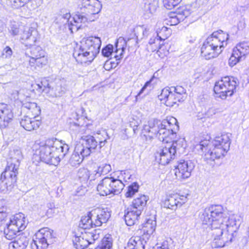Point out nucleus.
<instances>
[{"label": "nucleus", "instance_id": "f257e3e1", "mask_svg": "<svg viewBox=\"0 0 249 249\" xmlns=\"http://www.w3.org/2000/svg\"><path fill=\"white\" fill-rule=\"evenodd\" d=\"M178 121L174 117L162 121L152 119L148 122V124L143 126L141 137L146 141L151 140L154 136L163 142H169L173 140L172 144L160 147L155 153L156 160L161 165H165L175 158L177 150L183 146L184 139L175 141L176 131L178 129Z\"/></svg>", "mask_w": 249, "mask_h": 249}, {"label": "nucleus", "instance_id": "f03ea898", "mask_svg": "<svg viewBox=\"0 0 249 249\" xmlns=\"http://www.w3.org/2000/svg\"><path fill=\"white\" fill-rule=\"evenodd\" d=\"M200 218L203 225L210 226L213 231L212 246L214 248H222L231 243L233 232L241 223L239 215H229L221 205H212L206 208L200 214Z\"/></svg>", "mask_w": 249, "mask_h": 249}, {"label": "nucleus", "instance_id": "7ed1b4c3", "mask_svg": "<svg viewBox=\"0 0 249 249\" xmlns=\"http://www.w3.org/2000/svg\"><path fill=\"white\" fill-rule=\"evenodd\" d=\"M34 148L35 154L39 156L40 160L56 166L67 154L69 146L56 138H51L44 142H36Z\"/></svg>", "mask_w": 249, "mask_h": 249}, {"label": "nucleus", "instance_id": "20e7f679", "mask_svg": "<svg viewBox=\"0 0 249 249\" xmlns=\"http://www.w3.org/2000/svg\"><path fill=\"white\" fill-rule=\"evenodd\" d=\"M231 134H222L217 136L212 141L203 140L196 145L198 151L204 153L203 159L210 164L215 159H220L225 156L230 149Z\"/></svg>", "mask_w": 249, "mask_h": 249}, {"label": "nucleus", "instance_id": "39448f33", "mask_svg": "<svg viewBox=\"0 0 249 249\" xmlns=\"http://www.w3.org/2000/svg\"><path fill=\"white\" fill-rule=\"evenodd\" d=\"M101 45L99 37H84L75 47L73 56L78 63L89 64L99 53Z\"/></svg>", "mask_w": 249, "mask_h": 249}, {"label": "nucleus", "instance_id": "423d86ee", "mask_svg": "<svg viewBox=\"0 0 249 249\" xmlns=\"http://www.w3.org/2000/svg\"><path fill=\"white\" fill-rule=\"evenodd\" d=\"M228 38L229 35L221 30L213 32L203 43L201 48L202 56L207 60L218 56L227 45Z\"/></svg>", "mask_w": 249, "mask_h": 249}, {"label": "nucleus", "instance_id": "0eeeda50", "mask_svg": "<svg viewBox=\"0 0 249 249\" xmlns=\"http://www.w3.org/2000/svg\"><path fill=\"white\" fill-rule=\"evenodd\" d=\"M102 8V4L98 0H79L78 2V14L72 18L74 23H85L94 21L95 16Z\"/></svg>", "mask_w": 249, "mask_h": 249}, {"label": "nucleus", "instance_id": "6e6552de", "mask_svg": "<svg viewBox=\"0 0 249 249\" xmlns=\"http://www.w3.org/2000/svg\"><path fill=\"white\" fill-rule=\"evenodd\" d=\"M124 186L121 179L106 177L98 183L97 190L100 196H114L120 193Z\"/></svg>", "mask_w": 249, "mask_h": 249}, {"label": "nucleus", "instance_id": "1a4fd4ad", "mask_svg": "<svg viewBox=\"0 0 249 249\" xmlns=\"http://www.w3.org/2000/svg\"><path fill=\"white\" fill-rule=\"evenodd\" d=\"M159 99L166 106L173 107L178 102L184 101L185 97V90L181 86L165 88L161 90Z\"/></svg>", "mask_w": 249, "mask_h": 249}, {"label": "nucleus", "instance_id": "9d476101", "mask_svg": "<svg viewBox=\"0 0 249 249\" xmlns=\"http://www.w3.org/2000/svg\"><path fill=\"white\" fill-rule=\"evenodd\" d=\"M237 85L236 78L226 76L215 83L213 91L217 97L225 99L228 96L233 95Z\"/></svg>", "mask_w": 249, "mask_h": 249}, {"label": "nucleus", "instance_id": "9b49d317", "mask_svg": "<svg viewBox=\"0 0 249 249\" xmlns=\"http://www.w3.org/2000/svg\"><path fill=\"white\" fill-rule=\"evenodd\" d=\"M27 224L24 214L18 213L13 215L6 224V227L4 230L6 238L12 240L15 238L17 233L25 229Z\"/></svg>", "mask_w": 249, "mask_h": 249}, {"label": "nucleus", "instance_id": "f8f14e48", "mask_svg": "<svg viewBox=\"0 0 249 249\" xmlns=\"http://www.w3.org/2000/svg\"><path fill=\"white\" fill-rule=\"evenodd\" d=\"M53 231L48 228L40 229L36 234L31 243L32 249H46L55 241Z\"/></svg>", "mask_w": 249, "mask_h": 249}, {"label": "nucleus", "instance_id": "ddd939ff", "mask_svg": "<svg viewBox=\"0 0 249 249\" xmlns=\"http://www.w3.org/2000/svg\"><path fill=\"white\" fill-rule=\"evenodd\" d=\"M25 54L30 58L29 62L31 66L36 64L37 66L42 67L48 63L46 53L39 46H33L27 49Z\"/></svg>", "mask_w": 249, "mask_h": 249}, {"label": "nucleus", "instance_id": "4468645a", "mask_svg": "<svg viewBox=\"0 0 249 249\" xmlns=\"http://www.w3.org/2000/svg\"><path fill=\"white\" fill-rule=\"evenodd\" d=\"M9 156L10 158L8 160L4 175L6 174L8 176H12L10 174L12 172L17 175L20 161L22 159L21 151L18 149H14L10 151Z\"/></svg>", "mask_w": 249, "mask_h": 249}, {"label": "nucleus", "instance_id": "2eb2a0df", "mask_svg": "<svg viewBox=\"0 0 249 249\" xmlns=\"http://www.w3.org/2000/svg\"><path fill=\"white\" fill-rule=\"evenodd\" d=\"M195 164L192 160H180L176 167L175 175L178 179H184L191 176L195 167Z\"/></svg>", "mask_w": 249, "mask_h": 249}, {"label": "nucleus", "instance_id": "dca6fc26", "mask_svg": "<svg viewBox=\"0 0 249 249\" xmlns=\"http://www.w3.org/2000/svg\"><path fill=\"white\" fill-rule=\"evenodd\" d=\"M187 201V197L186 196L178 194H170L166 195L162 200V205L164 208L175 210L178 207H181Z\"/></svg>", "mask_w": 249, "mask_h": 249}, {"label": "nucleus", "instance_id": "f3484780", "mask_svg": "<svg viewBox=\"0 0 249 249\" xmlns=\"http://www.w3.org/2000/svg\"><path fill=\"white\" fill-rule=\"evenodd\" d=\"M69 82L64 78L56 79L53 82L47 84L49 92L52 96L60 97L62 96L68 89Z\"/></svg>", "mask_w": 249, "mask_h": 249}, {"label": "nucleus", "instance_id": "a211bd4d", "mask_svg": "<svg viewBox=\"0 0 249 249\" xmlns=\"http://www.w3.org/2000/svg\"><path fill=\"white\" fill-rule=\"evenodd\" d=\"M14 114L10 107L4 104H0V128H8L11 124Z\"/></svg>", "mask_w": 249, "mask_h": 249}, {"label": "nucleus", "instance_id": "6ab92c4d", "mask_svg": "<svg viewBox=\"0 0 249 249\" xmlns=\"http://www.w3.org/2000/svg\"><path fill=\"white\" fill-rule=\"evenodd\" d=\"M90 214L93 216L95 226L97 227L101 226L103 223H106L111 215L110 211L107 208L94 209L90 212Z\"/></svg>", "mask_w": 249, "mask_h": 249}, {"label": "nucleus", "instance_id": "aec40b11", "mask_svg": "<svg viewBox=\"0 0 249 249\" xmlns=\"http://www.w3.org/2000/svg\"><path fill=\"white\" fill-rule=\"evenodd\" d=\"M38 34L35 28L25 26L22 29L20 39L26 46L33 45L38 39Z\"/></svg>", "mask_w": 249, "mask_h": 249}, {"label": "nucleus", "instance_id": "412c9836", "mask_svg": "<svg viewBox=\"0 0 249 249\" xmlns=\"http://www.w3.org/2000/svg\"><path fill=\"white\" fill-rule=\"evenodd\" d=\"M89 151H84L83 146L76 144L74 150L69 160V163L73 167L79 165L84 160V157L89 155Z\"/></svg>", "mask_w": 249, "mask_h": 249}, {"label": "nucleus", "instance_id": "4be33fe9", "mask_svg": "<svg viewBox=\"0 0 249 249\" xmlns=\"http://www.w3.org/2000/svg\"><path fill=\"white\" fill-rule=\"evenodd\" d=\"M168 31V29L166 27L162 26L161 29L160 28H157L156 32L152 34V36L150 37L148 44L149 45L152 46L153 51L160 49V41L162 40H164V38L163 37H167L163 35V34Z\"/></svg>", "mask_w": 249, "mask_h": 249}, {"label": "nucleus", "instance_id": "5701e85b", "mask_svg": "<svg viewBox=\"0 0 249 249\" xmlns=\"http://www.w3.org/2000/svg\"><path fill=\"white\" fill-rule=\"evenodd\" d=\"M70 18L71 15L70 13H66L63 15H58L55 18L54 22L58 25L60 28L63 26L65 29L68 28L71 33H72L73 30L77 31L80 28V25H74L72 23L71 21L69 23Z\"/></svg>", "mask_w": 249, "mask_h": 249}, {"label": "nucleus", "instance_id": "b1692460", "mask_svg": "<svg viewBox=\"0 0 249 249\" xmlns=\"http://www.w3.org/2000/svg\"><path fill=\"white\" fill-rule=\"evenodd\" d=\"M36 117H29V115H25L21 118L20 124V125L27 131H32L36 130L41 124V122L36 119Z\"/></svg>", "mask_w": 249, "mask_h": 249}, {"label": "nucleus", "instance_id": "393cba45", "mask_svg": "<svg viewBox=\"0 0 249 249\" xmlns=\"http://www.w3.org/2000/svg\"><path fill=\"white\" fill-rule=\"evenodd\" d=\"M4 171L2 173L0 181V191L4 192L12 188V186L16 182L17 175L15 173L12 172L10 175L12 176L4 175Z\"/></svg>", "mask_w": 249, "mask_h": 249}, {"label": "nucleus", "instance_id": "a878e982", "mask_svg": "<svg viewBox=\"0 0 249 249\" xmlns=\"http://www.w3.org/2000/svg\"><path fill=\"white\" fill-rule=\"evenodd\" d=\"M156 227V221L155 217L153 219H147L143 224L142 231H143V239L149 240L155 230Z\"/></svg>", "mask_w": 249, "mask_h": 249}, {"label": "nucleus", "instance_id": "bb28decb", "mask_svg": "<svg viewBox=\"0 0 249 249\" xmlns=\"http://www.w3.org/2000/svg\"><path fill=\"white\" fill-rule=\"evenodd\" d=\"M29 239L24 233L19 234L9 244V249H25L29 244Z\"/></svg>", "mask_w": 249, "mask_h": 249}, {"label": "nucleus", "instance_id": "cd10ccee", "mask_svg": "<svg viewBox=\"0 0 249 249\" xmlns=\"http://www.w3.org/2000/svg\"><path fill=\"white\" fill-rule=\"evenodd\" d=\"M77 144L83 146L84 151H89V155L92 150H94L98 145V141L92 136L87 135L82 137L81 142Z\"/></svg>", "mask_w": 249, "mask_h": 249}, {"label": "nucleus", "instance_id": "c85d7f7f", "mask_svg": "<svg viewBox=\"0 0 249 249\" xmlns=\"http://www.w3.org/2000/svg\"><path fill=\"white\" fill-rule=\"evenodd\" d=\"M148 200V197L147 196L144 195H139L133 200L130 208L138 211V213H142Z\"/></svg>", "mask_w": 249, "mask_h": 249}, {"label": "nucleus", "instance_id": "c756f323", "mask_svg": "<svg viewBox=\"0 0 249 249\" xmlns=\"http://www.w3.org/2000/svg\"><path fill=\"white\" fill-rule=\"evenodd\" d=\"M141 213H138V211L131 208H128L124 213V220L126 224L129 226L134 225L138 220Z\"/></svg>", "mask_w": 249, "mask_h": 249}, {"label": "nucleus", "instance_id": "7c9ffc66", "mask_svg": "<svg viewBox=\"0 0 249 249\" xmlns=\"http://www.w3.org/2000/svg\"><path fill=\"white\" fill-rule=\"evenodd\" d=\"M28 98L29 97L26 96V101L22 104V107L28 110L27 113L29 115L31 114L33 116H38L41 111L40 107L36 103L28 101Z\"/></svg>", "mask_w": 249, "mask_h": 249}, {"label": "nucleus", "instance_id": "2f4dec72", "mask_svg": "<svg viewBox=\"0 0 249 249\" xmlns=\"http://www.w3.org/2000/svg\"><path fill=\"white\" fill-rule=\"evenodd\" d=\"M79 227L84 229L96 227L93 216L90 215V212L88 213L87 215L82 217L79 223Z\"/></svg>", "mask_w": 249, "mask_h": 249}, {"label": "nucleus", "instance_id": "473e14b6", "mask_svg": "<svg viewBox=\"0 0 249 249\" xmlns=\"http://www.w3.org/2000/svg\"><path fill=\"white\" fill-rule=\"evenodd\" d=\"M131 39L129 38H124L120 37L118 39L117 42L116 43V53H118V51L121 50V52L120 53V55H115L114 57L116 60H119L122 58L123 53L125 49V46L126 45L127 42L129 41Z\"/></svg>", "mask_w": 249, "mask_h": 249}, {"label": "nucleus", "instance_id": "72a5a7b5", "mask_svg": "<svg viewBox=\"0 0 249 249\" xmlns=\"http://www.w3.org/2000/svg\"><path fill=\"white\" fill-rule=\"evenodd\" d=\"M233 50L236 55L238 54L242 58L249 53V43L245 42L239 43Z\"/></svg>", "mask_w": 249, "mask_h": 249}, {"label": "nucleus", "instance_id": "f704fd0d", "mask_svg": "<svg viewBox=\"0 0 249 249\" xmlns=\"http://www.w3.org/2000/svg\"><path fill=\"white\" fill-rule=\"evenodd\" d=\"M152 30L153 29L151 27H145L144 26H142L135 28L134 32H135V35L138 39L139 36V32L142 33V36L141 37L142 39L144 37H148V36L150 37L153 33H155V32L152 31Z\"/></svg>", "mask_w": 249, "mask_h": 249}, {"label": "nucleus", "instance_id": "c9c22d12", "mask_svg": "<svg viewBox=\"0 0 249 249\" xmlns=\"http://www.w3.org/2000/svg\"><path fill=\"white\" fill-rule=\"evenodd\" d=\"M144 10L149 13L155 12L158 7L159 0H144Z\"/></svg>", "mask_w": 249, "mask_h": 249}, {"label": "nucleus", "instance_id": "e433bc0d", "mask_svg": "<svg viewBox=\"0 0 249 249\" xmlns=\"http://www.w3.org/2000/svg\"><path fill=\"white\" fill-rule=\"evenodd\" d=\"M134 239H136V244L135 246L136 249H150L151 246L150 241L149 240L143 239V236L141 237L139 236L134 237Z\"/></svg>", "mask_w": 249, "mask_h": 249}, {"label": "nucleus", "instance_id": "4c0bfd02", "mask_svg": "<svg viewBox=\"0 0 249 249\" xmlns=\"http://www.w3.org/2000/svg\"><path fill=\"white\" fill-rule=\"evenodd\" d=\"M112 246V239L110 235L104 237L100 245L95 249H111Z\"/></svg>", "mask_w": 249, "mask_h": 249}, {"label": "nucleus", "instance_id": "58836bf2", "mask_svg": "<svg viewBox=\"0 0 249 249\" xmlns=\"http://www.w3.org/2000/svg\"><path fill=\"white\" fill-rule=\"evenodd\" d=\"M82 234L89 245L93 244L100 237L99 234L96 231H93L89 232H86L85 233Z\"/></svg>", "mask_w": 249, "mask_h": 249}, {"label": "nucleus", "instance_id": "ea45409f", "mask_svg": "<svg viewBox=\"0 0 249 249\" xmlns=\"http://www.w3.org/2000/svg\"><path fill=\"white\" fill-rule=\"evenodd\" d=\"M111 170V166L108 164H103L100 165L97 169L94 172H96L95 176L98 178L101 175H105L108 174Z\"/></svg>", "mask_w": 249, "mask_h": 249}, {"label": "nucleus", "instance_id": "a19ab883", "mask_svg": "<svg viewBox=\"0 0 249 249\" xmlns=\"http://www.w3.org/2000/svg\"><path fill=\"white\" fill-rule=\"evenodd\" d=\"M176 14L178 17L181 18L183 20L184 18L188 17L191 14L190 9L186 6H183L179 7L176 12Z\"/></svg>", "mask_w": 249, "mask_h": 249}, {"label": "nucleus", "instance_id": "79ce46f5", "mask_svg": "<svg viewBox=\"0 0 249 249\" xmlns=\"http://www.w3.org/2000/svg\"><path fill=\"white\" fill-rule=\"evenodd\" d=\"M139 186L137 182H134L128 186L125 196L126 197H131L138 191Z\"/></svg>", "mask_w": 249, "mask_h": 249}, {"label": "nucleus", "instance_id": "37998d69", "mask_svg": "<svg viewBox=\"0 0 249 249\" xmlns=\"http://www.w3.org/2000/svg\"><path fill=\"white\" fill-rule=\"evenodd\" d=\"M182 0H163L164 6L167 9L171 10L177 6Z\"/></svg>", "mask_w": 249, "mask_h": 249}, {"label": "nucleus", "instance_id": "c03bdc74", "mask_svg": "<svg viewBox=\"0 0 249 249\" xmlns=\"http://www.w3.org/2000/svg\"><path fill=\"white\" fill-rule=\"evenodd\" d=\"M172 241L171 239L163 241L161 244H157L153 249H172Z\"/></svg>", "mask_w": 249, "mask_h": 249}, {"label": "nucleus", "instance_id": "a18cd8bd", "mask_svg": "<svg viewBox=\"0 0 249 249\" xmlns=\"http://www.w3.org/2000/svg\"><path fill=\"white\" fill-rule=\"evenodd\" d=\"M182 20L181 18L178 17L176 13H173L168 19V24L171 26L176 25Z\"/></svg>", "mask_w": 249, "mask_h": 249}, {"label": "nucleus", "instance_id": "49530a36", "mask_svg": "<svg viewBox=\"0 0 249 249\" xmlns=\"http://www.w3.org/2000/svg\"><path fill=\"white\" fill-rule=\"evenodd\" d=\"M113 52V46L111 44H108L102 50V55L107 57L110 56Z\"/></svg>", "mask_w": 249, "mask_h": 249}, {"label": "nucleus", "instance_id": "de8ad7c7", "mask_svg": "<svg viewBox=\"0 0 249 249\" xmlns=\"http://www.w3.org/2000/svg\"><path fill=\"white\" fill-rule=\"evenodd\" d=\"M242 57L238 55L235 54V52L232 51V54L230 57L229 61V64L231 66H233L236 64L241 59Z\"/></svg>", "mask_w": 249, "mask_h": 249}, {"label": "nucleus", "instance_id": "09e8293b", "mask_svg": "<svg viewBox=\"0 0 249 249\" xmlns=\"http://www.w3.org/2000/svg\"><path fill=\"white\" fill-rule=\"evenodd\" d=\"M109 139L107 133L105 130H102L100 131L99 133H97V135L96 136L95 139L98 142L100 141H107V140Z\"/></svg>", "mask_w": 249, "mask_h": 249}, {"label": "nucleus", "instance_id": "8fccbe9b", "mask_svg": "<svg viewBox=\"0 0 249 249\" xmlns=\"http://www.w3.org/2000/svg\"><path fill=\"white\" fill-rule=\"evenodd\" d=\"M76 239H77V240H76V241L77 242V245H79L81 248V249L86 248L89 245L87 241L85 239L83 234L82 236L77 237L76 238Z\"/></svg>", "mask_w": 249, "mask_h": 249}, {"label": "nucleus", "instance_id": "3c124183", "mask_svg": "<svg viewBox=\"0 0 249 249\" xmlns=\"http://www.w3.org/2000/svg\"><path fill=\"white\" fill-rule=\"evenodd\" d=\"M78 175L80 178H83L84 179H88L90 177L89 175V170L85 168L79 169Z\"/></svg>", "mask_w": 249, "mask_h": 249}, {"label": "nucleus", "instance_id": "603ef678", "mask_svg": "<svg viewBox=\"0 0 249 249\" xmlns=\"http://www.w3.org/2000/svg\"><path fill=\"white\" fill-rule=\"evenodd\" d=\"M71 127L72 130L75 131L76 133L82 134L84 132L86 126L85 125H79L75 123L71 124Z\"/></svg>", "mask_w": 249, "mask_h": 249}, {"label": "nucleus", "instance_id": "864d4df0", "mask_svg": "<svg viewBox=\"0 0 249 249\" xmlns=\"http://www.w3.org/2000/svg\"><path fill=\"white\" fill-rule=\"evenodd\" d=\"M13 54V51L11 48L9 46H6L2 51L1 57L3 58H9Z\"/></svg>", "mask_w": 249, "mask_h": 249}, {"label": "nucleus", "instance_id": "5fc2aeb1", "mask_svg": "<svg viewBox=\"0 0 249 249\" xmlns=\"http://www.w3.org/2000/svg\"><path fill=\"white\" fill-rule=\"evenodd\" d=\"M152 79H151L150 80L147 81L145 83L144 86L142 87V88L141 89V90L138 92V93L136 95V96H135L136 101H137L138 100L139 97L143 92V91L146 89V88L150 85V84L151 83V81H152Z\"/></svg>", "mask_w": 249, "mask_h": 249}, {"label": "nucleus", "instance_id": "6e6d98bb", "mask_svg": "<svg viewBox=\"0 0 249 249\" xmlns=\"http://www.w3.org/2000/svg\"><path fill=\"white\" fill-rule=\"evenodd\" d=\"M136 244V239H134V237H131L127 244V248L128 249H136V247L134 245Z\"/></svg>", "mask_w": 249, "mask_h": 249}, {"label": "nucleus", "instance_id": "4d7b16f0", "mask_svg": "<svg viewBox=\"0 0 249 249\" xmlns=\"http://www.w3.org/2000/svg\"><path fill=\"white\" fill-rule=\"evenodd\" d=\"M49 210L47 211L46 215L48 217H51L53 213L54 212L53 208L54 207L53 204L49 203L47 204Z\"/></svg>", "mask_w": 249, "mask_h": 249}, {"label": "nucleus", "instance_id": "13d9d810", "mask_svg": "<svg viewBox=\"0 0 249 249\" xmlns=\"http://www.w3.org/2000/svg\"><path fill=\"white\" fill-rule=\"evenodd\" d=\"M7 216V213L6 212L3 211L0 212V226L4 224Z\"/></svg>", "mask_w": 249, "mask_h": 249}, {"label": "nucleus", "instance_id": "bf43d9fd", "mask_svg": "<svg viewBox=\"0 0 249 249\" xmlns=\"http://www.w3.org/2000/svg\"><path fill=\"white\" fill-rule=\"evenodd\" d=\"M36 86L37 87L36 90H38L39 92L44 91L46 88V85L43 84V82H41L40 84H36Z\"/></svg>", "mask_w": 249, "mask_h": 249}, {"label": "nucleus", "instance_id": "052dcab7", "mask_svg": "<svg viewBox=\"0 0 249 249\" xmlns=\"http://www.w3.org/2000/svg\"><path fill=\"white\" fill-rule=\"evenodd\" d=\"M245 23L244 21H240L237 24V27L239 30H242L245 27Z\"/></svg>", "mask_w": 249, "mask_h": 249}, {"label": "nucleus", "instance_id": "680f3d73", "mask_svg": "<svg viewBox=\"0 0 249 249\" xmlns=\"http://www.w3.org/2000/svg\"><path fill=\"white\" fill-rule=\"evenodd\" d=\"M10 32L13 36H16L18 33L19 30L17 28L12 27Z\"/></svg>", "mask_w": 249, "mask_h": 249}, {"label": "nucleus", "instance_id": "e2e57ef3", "mask_svg": "<svg viewBox=\"0 0 249 249\" xmlns=\"http://www.w3.org/2000/svg\"><path fill=\"white\" fill-rule=\"evenodd\" d=\"M112 63V62H110L109 61H106L105 63V65H104V68L106 70H109L110 68H111L112 67V66H111L110 67H109V65L111 64Z\"/></svg>", "mask_w": 249, "mask_h": 249}, {"label": "nucleus", "instance_id": "0e129e2a", "mask_svg": "<svg viewBox=\"0 0 249 249\" xmlns=\"http://www.w3.org/2000/svg\"><path fill=\"white\" fill-rule=\"evenodd\" d=\"M17 94V99H20V100H23V98L22 97V91L20 90V91H16Z\"/></svg>", "mask_w": 249, "mask_h": 249}, {"label": "nucleus", "instance_id": "69168bd1", "mask_svg": "<svg viewBox=\"0 0 249 249\" xmlns=\"http://www.w3.org/2000/svg\"><path fill=\"white\" fill-rule=\"evenodd\" d=\"M107 142V141H100L98 142V143H99V146L100 148H101L103 147Z\"/></svg>", "mask_w": 249, "mask_h": 249}, {"label": "nucleus", "instance_id": "338daca9", "mask_svg": "<svg viewBox=\"0 0 249 249\" xmlns=\"http://www.w3.org/2000/svg\"><path fill=\"white\" fill-rule=\"evenodd\" d=\"M133 130L134 133H136L137 132L138 130V126L135 125L134 128H133Z\"/></svg>", "mask_w": 249, "mask_h": 249}, {"label": "nucleus", "instance_id": "774afa93", "mask_svg": "<svg viewBox=\"0 0 249 249\" xmlns=\"http://www.w3.org/2000/svg\"><path fill=\"white\" fill-rule=\"evenodd\" d=\"M123 173H124V174H125V171H121V174H122Z\"/></svg>", "mask_w": 249, "mask_h": 249}]
</instances>
